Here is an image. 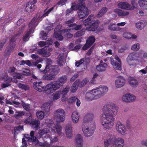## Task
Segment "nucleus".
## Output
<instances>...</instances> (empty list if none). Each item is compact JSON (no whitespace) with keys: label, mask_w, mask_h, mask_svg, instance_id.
I'll return each mask as SVG.
<instances>
[{"label":"nucleus","mask_w":147,"mask_h":147,"mask_svg":"<svg viewBox=\"0 0 147 147\" xmlns=\"http://www.w3.org/2000/svg\"><path fill=\"white\" fill-rule=\"evenodd\" d=\"M77 98L76 96L71 97L68 99V102L70 103H73L76 102Z\"/></svg>","instance_id":"nucleus-62"},{"label":"nucleus","mask_w":147,"mask_h":147,"mask_svg":"<svg viewBox=\"0 0 147 147\" xmlns=\"http://www.w3.org/2000/svg\"><path fill=\"white\" fill-rule=\"evenodd\" d=\"M53 7H52L49 9H47V8L45 9L44 11V13L41 16V18H44L46 16H47L49 14L53 9Z\"/></svg>","instance_id":"nucleus-45"},{"label":"nucleus","mask_w":147,"mask_h":147,"mask_svg":"<svg viewBox=\"0 0 147 147\" xmlns=\"http://www.w3.org/2000/svg\"><path fill=\"white\" fill-rule=\"evenodd\" d=\"M85 33L84 30L82 29L76 32L74 34V37H78L84 35Z\"/></svg>","instance_id":"nucleus-47"},{"label":"nucleus","mask_w":147,"mask_h":147,"mask_svg":"<svg viewBox=\"0 0 147 147\" xmlns=\"http://www.w3.org/2000/svg\"><path fill=\"white\" fill-rule=\"evenodd\" d=\"M111 63L113 66V67L117 70H121V63H119L116 62L114 59L111 58Z\"/></svg>","instance_id":"nucleus-23"},{"label":"nucleus","mask_w":147,"mask_h":147,"mask_svg":"<svg viewBox=\"0 0 147 147\" xmlns=\"http://www.w3.org/2000/svg\"><path fill=\"white\" fill-rule=\"evenodd\" d=\"M32 32H31V31H29L24 36L23 38V40L24 41H27L29 38V35Z\"/></svg>","instance_id":"nucleus-59"},{"label":"nucleus","mask_w":147,"mask_h":147,"mask_svg":"<svg viewBox=\"0 0 147 147\" xmlns=\"http://www.w3.org/2000/svg\"><path fill=\"white\" fill-rule=\"evenodd\" d=\"M34 87L36 90L40 92L44 91V86L42 85V82H34Z\"/></svg>","instance_id":"nucleus-24"},{"label":"nucleus","mask_w":147,"mask_h":147,"mask_svg":"<svg viewBox=\"0 0 147 147\" xmlns=\"http://www.w3.org/2000/svg\"><path fill=\"white\" fill-rule=\"evenodd\" d=\"M40 34L42 36V38L45 40H46L47 38V34L46 32H45L44 31H42L40 33Z\"/></svg>","instance_id":"nucleus-64"},{"label":"nucleus","mask_w":147,"mask_h":147,"mask_svg":"<svg viewBox=\"0 0 147 147\" xmlns=\"http://www.w3.org/2000/svg\"><path fill=\"white\" fill-rule=\"evenodd\" d=\"M22 75L29 76L31 75V72L29 70L26 69V71H23Z\"/></svg>","instance_id":"nucleus-61"},{"label":"nucleus","mask_w":147,"mask_h":147,"mask_svg":"<svg viewBox=\"0 0 147 147\" xmlns=\"http://www.w3.org/2000/svg\"><path fill=\"white\" fill-rule=\"evenodd\" d=\"M135 99V96L131 94H125L123 95L122 97V100L127 102H130L134 101Z\"/></svg>","instance_id":"nucleus-12"},{"label":"nucleus","mask_w":147,"mask_h":147,"mask_svg":"<svg viewBox=\"0 0 147 147\" xmlns=\"http://www.w3.org/2000/svg\"><path fill=\"white\" fill-rule=\"evenodd\" d=\"M136 27L140 29H142L144 26V23L142 22H138L136 24Z\"/></svg>","instance_id":"nucleus-56"},{"label":"nucleus","mask_w":147,"mask_h":147,"mask_svg":"<svg viewBox=\"0 0 147 147\" xmlns=\"http://www.w3.org/2000/svg\"><path fill=\"white\" fill-rule=\"evenodd\" d=\"M37 16H36L34 17L29 25V27L30 28L29 31H31V32H33L34 28L37 24Z\"/></svg>","instance_id":"nucleus-20"},{"label":"nucleus","mask_w":147,"mask_h":147,"mask_svg":"<svg viewBox=\"0 0 147 147\" xmlns=\"http://www.w3.org/2000/svg\"><path fill=\"white\" fill-rule=\"evenodd\" d=\"M70 87L69 86H67L62 91L61 94L63 95V98H65V94H66L69 91Z\"/></svg>","instance_id":"nucleus-53"},{"label":"nucleus","mask_w":147,"mask_h":147,"mask_svg":"<svg viewBox=\"0 0 147 147\" xmlns=\"http://www.w3.org/2000/svg\"><path fill=\"white\" fill-rule=\"evenodd\" d=\"M140 48V45L139 43H137L131 46V49L133 51H137L139 50Z\"/></svg>","instance_id":"nucleus-50"},{"label":"nucleus","mask_w":147,"mask_h":147,"mask_svg":"<svg viewBox=\"0 0 147 147\" xmlns=\"http://www.w3.org/2000/svg\"><path fill=\"white\" fill-rule=\"evenodd\" d=\"M108 90L107 87L103 86L88 92L86 94L85 99L88 100L92 101L98 99L103 96Z\"/></svg>","instance_id":"nucleus-2"},{"label":"nucleus","mask_w":147,"mask_h":147,"mask_svg":"<svg viewBox=\"0 0 147 147\" xmlns=\"http://www.w3.org/2000/svg\"><path fill=\"white\" fill-rule=\"evenodd\" d=\"M123 36L125 38L129 39H131V34L128 32H125L123 34Z\"/></svg>","instance_id":"nucleus-58"},{"label":"nucleus","mask_w":147,"mask_h":147,"mask_svg":"<svg viewBox=\"0 0 147 147\" xmlns=\"http://www.w3.org/2000/svg\"><path fill=\"white\" fill-rule=\"evenodd\" d=\"M34 131H31L30 134V137H29L28 135V136H29L28 137H26V138H27L29 141L33 142H37V144L39 146L42 147H47L48 146L47 144L44 142H41L37 140L36 137L34 136Z\"/></svg>","instance_id":"nucleus-9"},{"label":"nucleus","mask_w":147,"mask_h":147,"mask_svg":"<svg viewBox=\"0 0 147 147\" xmlns=\"http://www.w3.org/2000/svg\"><path fill=\"white\" fill-rule=\"evenodd\" d=\"M36 114L37 117L38 119H41L43 118L45 115L44 112L42 111H38L36 113Z\"/></svg>","instance_id":"nucleus-51"},{"label":"nucleus","mask_w":147,"mask_h":147,"mask_svg":"<svg viewBox=\"0 0 147 147\" xmlns=\"http://www.w3.org/2000/svg\"><path fill=\"white\" fill-rule=\"evenodd\" d=\"M30 124L32 125V127L36 129H38L40 124V122L39 120L32 119L30 122Z\"/></svg>","instance_id":"nucleus-31"},{"label":"nucleus","mask_w":147,"mask_h":147,"mask_svg":"<svg viewBox=\"0 0 147 147\" xmlns=\"http://www.w3.org/2000/svg\"><path fill=\"white\" fill-rule=\"evenodd\" d=\"M78 4L77 5H76L73 3H72V5L71 7V8L72 10H75L77 9L78 10V8L79 6H80L81 4L79 3V2L78 3Z\"/></svg>","instance_id":"nucleus-55"},{"label":"nucleus","mask_w":147,"mask_h":147,"mask_svg":"<svg viewBox=\"0 0 147 147\" xmlns=\"http://www.w3.org/2000/svg\"><path fill=\"white\" fill-rule=\"evenodd\" d=\"M94 117V115L92 113L87 114L84 117L83 123H84L86 124L89 125V123L93 121Z\"/></svg>","instance_id":"nucleus-18"},{"label":"nucleus","mask_w":147,"mask_h":147,"mask_svg":"<svg viewBox=\"0 0 147 147\" xmlns=\"http://www.w3.org/2000/svg\"><path fill=\"white\" fill-rule=\"evenodd\" d=\"M98 20H94L91 16H89L88 18L85 20L83 22L85 26L89 25L90 26L86 27V30L88 31H94L96 30L99 26Z\"/></svg>","instance_id":"nucleus-4"},{"label":"nucleus","mask_w":147,"mask_h":147,"mask_svg":"<svg viewBox=\"0 0 147 147\" xmlns=\"http://www.w3.org/2000/svg\"><path fill=\"white\" fill-rule=\"evenodd\" d=\"M20 34L19 33L18 34H15L12 37L10 40V45L7 48V50L8 52L7 53H9L13 50L15 45V44L13 43L16 40L15 38L18 36Z\"/></svg>","instance_id":"nucleus-15"},{"label":"nucleus","mask_w":147,"mask_h":147,"mask_svg":"<svg viewBox=\"0 0 147 147\" xmlns=\"http://www.w3.org/2000/svg\"><path fill=\"white\" fill-rule=\"evenodd\" d=\"M128 81L129 84L132 87H136L138 85V81L134 78H129Z\"/></svg>","instance_id":"nucleus-26"},{"label":"nucleus","mask_w":147,"mask_h":147,"mask_svg":"<svg viewBox=\"0 0 147 147\" xmlns=\"http://www.w3.org/2000/svg\"><path fill=\"white\" fill-rule=\"evenodd\" d=\"M22 105L23 108L26 111H29L30 110V106L29 104H26L22 102Z\"/></svg>","instance_id":"nucleus-52"},{"label":"nucleus","mask_w":147,"mask_h":147,"mask_svg":"<svg viewBox=\"0 0 147 147\" xmlns=\"http://www.w3.org/2000/svg\"><path fill=\"white\" fill-rule=\"evenodd\" d=\"M72 121L74 123L78 122L80 117V115L77 111L73 112L71 116Z\"/></svg>","instance_id":"nucleus-25"},{"label":"nucleus","mask_w":147,"mask_h":147,"mask_svg":"<svg viewBox=\"0 0 147 147\" xmlns=\"http://www.w3.org/2000/svg\"><path fill=\"white\" fill-rule=\"evenodd\" d=\"M116 129L117 131L123 136L126 134V130L124 125L120 121H117L116 125Z\"/></svg>","instance_id":"nucleus-10"},{"label":"nucleus","mask_w":147,"mask_h":147,"mask_svg":"<svg viewBox=\"0 0 147 147\" xmlns=\"http://www.w3.org/2000/svg\"><path fill=\"white\" fill-rule=\"evenodd\" d=\"M49 68L50 71V73L53 74L55 76L58 74L59 71V69L57 65L52 66H50Z\"/></svg>","instance_id":"nucleus-27"},{"label":"nucleus","mask_w":147,"mask_h":147,"mask_svg":"<svg viewBox=\"0 0 147 147\" xmlns=\"http://www.w3.org/2000/svg\"><path fill=\"white\" fill-rule=\"evenodd\" d=\"M35 7L32 1H29L26 4V11L28 13L32 12L34 11Z\"/></svg>","instance_id":"nucleus-17"},{"label":"nucleus","mask_w":147,"mask_h":147,"mask_svg":"<svg viewBox=\"0 0 147 147\" xmlns=\"http://www.w3.org/2000/svg\"><path fill=\"white\" fill-rule=\"evenodd\" d=\"M65 61V59L63 54H60L58 57L57 63L60 66L63 65V63Z\"/></svg>","instance_id":"nucleus-38"},{"label":"nucleus","mask_w":147,"mask_h":147,"mask_svg":"<svg viewBox=\"0 0 147 147\" xmlns=\"http://www.w3.org/2000/svg\"><path fill=\"white\" fill-rule=\"evenodd\" d=\"M67 76L66 75L63 76L58 78L57 81L54 82L52 84H49L46 86V89L47 93H49L53 92L55 90L63 86L67 81Z\"/></svg>","instance_id":"nucleus-3"},{"label":"nucleus","mask_w":147,"mask_h":147,"mask_svg":"<svg viewBox=\"0 0 147 147\" xmlns=\"http://www.w3.org/2000/svg\"><path fill=\"white\" fill-rule=\"evenodd\" d=\"M50 130L49 129L46 127L40 130L38 133L37 137L38 138H40L42 136L49 133V132Z\"/></svg>","instance_id":"nucleus-33"},{"label":"nucleus","mask_w":147,"mask_h":147,"mask_svg":"<svg viewBox=\"0 0 147 147\" xmlns=\"http://www.w3.org/2000/svg\"><path fill=\"white\" fill-rule=\"evenodd\" d=\"M138 3L142 8L145 9L147 7V1L145 0H139Z\"/></svg>","instance_id":"nucleus-42"},{"label":"nucleus","mask_w":147,"mask_h":147,"mask_svg":"<svg viewBox=\"0 0 147 147\" xmlns=\"http://www.w3.org/2000/svg\"><path fill=\"white\" fill-rule=\"evenodd\" d=\"M111 135H109V138H108L107 139L104 140V144L105 147H108L110 143L112 144V141L110 139Z\"/></svg>","instance_id":"nucleus-48"},{"label":"nucleus","mask_w":147,"mask_h":147,"mask_svg":"<svg viewBox=\"0 0 147 147\" xmlns=\"http://www.w3.org/2000/svg\"><path fill=\"white\" fill-rule=\"evenodd\" d=\"M88 82V80L86 79H84L81 82H80V87H82L85 85Z\"/></svg>","instance_id":"nucleus-60"},{"label":"nucleus","mask_w":147,"mask_h":147,"mask_svg":"<svg viewBox=\"0 0 147 147\" xmlns=\"http://www.w3.org/2000/svg\"><path fill=\"white\" fill-rule=\"evenodd\" d=\"M52 62V61L51 59H47L46 63L47 64L46 66L45 69L42 71L43 73L45 74L47 73L49 71L50 66H49V65L51 64Z\"/></svg>","instance_id":"nucleus-35"},{"label":"nucleus","mask_w":147,"mask_h":147,"mask_svg":"<svg viewBox=\"0 0 147 147\" xmlns=\"http://www.w3.org/2000/svg\"><path fill=\"white\" fill-rule=\"evenodd\" d=\"M46 47H44L41 49H38L37 50V53L42 55V56L45 57H47L50 56L51 53L49 52H47V49H45Z\"/></svg>","instance_id":"nucleus-22"},{"label":"nucleus","mask_w":147,"mask_h":147,"mask_svg":"<svg viewBox=\"0 0 147 147\" xmlns=\"http://www.w3.org/2000/svg\"><path fill=\"white\" fill-rule=\"evenodd\" d=\"M118 7L121 9L130 10H133V7L127 2H120L118 4Z\"/></svg>","instance_id":"nucleus-21"},{"label":"nucleus","mask_w":147,"mask_h":147,"mask_svg":"<svg viewBox=\"0 0 147 147\" xmlns=\"http://www.w3.org/2000/svg\"><path fill=\"white\" fill-rule=\"evenodd\" d=\"M94 125H92V126H90L89 124H86L84 123H83L82 129L85 137H88L92 135L94 130Z\"/></svg>","instance_id":"nucleus-6"},{"label":"nucleus","mask_w":147,"mask_h":147,"mask_svg":"<svg viewBox=\"0 0 147 147\" xmlns=\"http://www.w3.org/2000/svg\"><path fill=\"white\" fill-rule=\"evenodd\" d=\"M22 130H23V127L22 126L19 125L18 126L14 128V130L15 131L14 134H18V133L17 132V131H22Z\"/></svg>","instance_id":"nucleus-54"},{"label":"nucleus","mask_w":147,"mask_h":147,"mask_svg":"<svg viewBox=\"0 0 147 147\" xmlns=\"http://www.w3.org/2000/svg\"><path fill=\"white\" fill-rule=\"evenodd\" d=\"M65 113L62 109L55 110L54 112V117L57 122H63L65 119Z\"/></svg>","instance_id":"nucleus-5"},{"label":"nucleus","mask_w":147,"mask_h":147,"mask_svg":"<svg viewBox=\"0 0 147 147\" xmlns=\"http://www.w3.org/2000/svg\"><path fill=\"white\" fill-rule=\"evenodd\" d=\"M25 114V112L23 111H16L13 116V117L18 119L20 118L22 116Z\"/></svg>","instance_id":"nucleus-40"},{"label":"nucleus","mask_w":147,"mask_h":147,"mask_svg":"<svg viewBox=\"0 0 147 147\" xmlns=\"http://www.w3.org/2000/svg\"><path fill=\"white\" fill-rule=\"evenodd\" d=\"M51 105L49 103L47 102L43 104L41 106V108L42 110L45 111L46 113L48 115L49 114L50 108Z\"/></svg>","instance_id":"nucleus-28"},{"label":"nucleus","mask_w":147,"mask_h":147,"mask_svg":"<svg viewBox=\"0 0 147 147\" xmlns=\"http://www.w3.org/2000/svg\"><path fill=\"white\" fill-rule=\"evenodd\" d=\"M80 80H76L73 84L72 86L71 91L72 92H74L76 90L79 85Z\"/></svg>","instance_id":"nucleus-36"},{"label":"nucleus","mask_w":147,"mask_h":147,"mask_svg":"<svg viewBox=\"0 0 147 147\" xmlns=\"http://www.w3.org/2000/svg\"><path fill=\"white\" fill-rule=\"evenodd\" d=\"M103 113L101 116L104 119L102 122L104 128L110 129L114 125L115 117L118 112V107L113 103L107 104L104 106L102 109Z\"/></svg>","instance_id":"nucleus-1"},{"label":"nucleus","mask_w":147,"mask_h":147,"mask_svg":"<svg viewBox=\"0 0 147 147\" xmlns=\"http://www.w3.org/2000/svg\"><path fill=\"white\" fill-rule=\"evenodd\" d=\"M114 11L119 16H128L129 14L128 12L123 11L119 9H114Z\"/></svg>","instance_id":"nucleus-32"},{"label":"nucleus","mask_w":147,"mask_h":147,"mask_svg":"<svg viewBox=\"0 0 147 147\" xmlns=\"http://www.w3.org/2000/svg\"><path fill=\"white\" fill-rule=\"evenodd\" d=\"M107 66V64L106 63H100L96 66V69L99 72H102L106 70Z\"/></svg>","instance_id":"nucleus-29"},{"label":"nucleus","mask_w":147,"mask_h":147,"mask_svg":"<svg viewBox=\"0 0 147 147\" xmlns=\"http://www.w3.org/2000/svg\"><path fill=\"white\" fill-rule=\"evenodd\" d=\"M90 62V59L88 58L82 59L76 62V66L78 67L82 63L86 64Z\"/></svg>","instance_id":"nucleus-30"},{"label":"nucleus","mask_w":147,"mask_h":147,"mask_svg":"<svg viewBox=\"0 0 147 147\" xmlns=\"http://www.w3.org/2000/svg\"><path fill=\"white\" fill-rule=\"evenodd\" d=\"M125 82L126 81L123 77H119L115 80V86L117 88H121L125 85Z\"/></svg>","instance_id":"nucleus-13"},{"label":"nucleus","mask_w":147,"mask_h":147,"mask_svg":"<svg viewBox=\"0 0 147 147\" xmlns=\"http://www.w3.org/2000/svg\"><path fill=\"white\" fill-rule=\"evenodd\" d=\"M78 12L79 18L82 19L86 17L89 14L88 9L84 4H81L78 8Z\"/></svg>","instance_id":"nucleus-8"},{"label":"nucleus","mask_w":147,"mask_h":147,"mask_svg":"<svg viewBox=\"0 0 147 147\" xmlns=\"http://www.w3.org/2000/svg\"><path fill=\"white\" fill-rule=\"evenodd\" d=\"M17 85L19 88L24 89L25 90H28L29 89V87L27 85L23 84L21 83H18L17 84Z\"/></svg>","instance_id":"nucleus-44"},{"label":"nucleus","mask_w":147,"mask_h":147,"mask_svg":"<svg viewBox=\"0 0 147 147\" xmlns=\"http://www.w3.org/2000/svg\"><path fill=\"white\" fill-rule=\"evenodd\" d=\"M42 138L44 142L48 146L51 144V140H50V136L47 135L42 137Z\"/></svg>","instance_id":"nucleus-43"},{"label":"nucleus","mask_w":147,"mask_h":147,"mask_svg":"<svg viewBox=\"0 0 147 147\" xmlns=\"http://www.w3.org/2000/svg\"><path fill=\"white\" fill-rule=\"evenodd\" d=\"M110 139L114 147H123L124 145V140L121 138H116L115 136L111 135Z\"/></svg>","instance_id":"nucleus-7"},{"label":"nucleus","mask_w":147,"mask_h":147,"mask_svg":"<svg viewBox=\"0 0 147 147\" xmlns=\"http://www.w3.org/2000/svg\"><path fill=\"white\" fill-rule=\"evenodd\" d=\"M55 78V76L53 74L50 73V74L46 75L45 77V79L47 80H53Z\"/></svg>","instance_id":"nucleus-49"},{"label":"nucleus","mask_w":147,"mask_h":147,"mask_svg":"<svg viewBox=\"0 0 147 147\" xmlns=\"http://www.w3.org/2000/svg\"><path fill=\"white\" fill-rule=\"evenodd\" d=\"M65 134L67 138L71 139L73 135L72 129L71 125H67L65 129Z\"/></svg>","instance_id":"nucleus-19"},{"label":"nucleus","mask_w":147,"mask_h":147,"mask_svg":"<svg viewBox=\"0 0 147 147\" xmlns=\"http://www.w3.org/2000/svg\"><path fill=\"white\" fill-rule=\"evenodd\" d=\"M59 123H57L56 125L53 123L49 124L47 127L51 129V130H53V128H55L57 134L60 135L61 134V127Z\"/></svg>","instance_id":"nucleus-14"},{"label":"nucleus","mask_w":147,"mask_h":147,"mask_svg":"<svg viewBox=\"0 0 147 147\" xmlns=\"http://www.w3.org/2000/svg\"><path fill=\"white\" fill-rule=\"evenodd\" d=\"M107 8L106 7H103L98 13L96 15L97 18H100L107 11Z\"/></svg>","instance_id":"nucleus-39"},{"label":"nucleus","mask_w":147,"mask_h":147,"mask_svg":"<svg viewBox=\"0 0 147 147\" xmlns=\"http://www.w3.org/2000/svg\"><path fill=\"white\" fill-rule=\"evenodd\" d=\"M127 62L128 64L131 67H135L136 65V63L135 62L132 61V60L127 59Z\"/></svg>","instance_id":"nucleus-63"},{"label":"nucleus","mask_w":147,"mask_h":147,"mask_svg":"<svg viewBox=\"0 0 147 147\" xmlns=\"http://www.w3.org/2000/svg\"><path fill=\"white\" fill-rule=\"evenodd\" d=\"M59 29L58 31L57 30V29H55L54 30L55 32L54 34V37L56 38L57 40H62L63 39V37L61 34V33Z\"/></svg>","instance_id":"nucleus-34"},{"label":"nucleus","mask_w":147,"mask_h":147,"mask_svg":"<svg viewBox=\"0 0 147 147\" xmlns=\"http://www.w3.org/2000/svg\"><path fill=\"white\" fill-rule=\"evenodd\" d=\"M138 54L136 53H130L128 56L127 59L134 61L138 59L139 56Z\"/></svg>","instance_id":"nucleus-37"},{"label":"nucleus","mask_w":147,"mask_h":147,"mask_svg":"<svg viewBox=\"0 0 147 147\" xmlns=\"http://www.w3.org/2000/svg\"><path fill=\"white\" fill-rule=\"evenodd\" d=\"M83 138L80 134L77 135L75 138L76 147H82L83 146Z\"/></svg>","instance_id":"nucleus-16"},{"label":"nucleus","mask_w":147,"mask_h":147,"mask_svg":"<svg viewBox=\"0 0 147 147\" xmlns=\"http://www.w3.org/2000/svg\"><path fill=\"white\" fill-rule=\"evenodd\" d=\"M108 29L113 31L116 30L117 29L116 25L115 24H111L108 26Z\"/></svg>","instance_id":"nucleus-57"},{"label":"nucleus","mask_w":147,"mask_h":147,"mask_svg":"<svg viewBox=\"0 0 147 147\" xmlns=\"http://www.w3.org/2000/svg\"><path fill=\"white\" fill-rule=\"evenodd\" d=\"M52 40L51 39L49 38L46 42L40 41L38 42V45L40 47H42L46 45H50L52 44Z\"/></svg>","instance_id":"nucleus-41"},{"label":"nucleus","mask_w":147,"mask_h":147,"mask_svg":"<svg viewBox=\"0 0 147 147\" xmlns=\"http://www.w3.org/2000/svg\"><path fill=\"white\" fill-rule=\"evenodd\" d=\"M95 40V37L93 36H90L86 40V42L83 47L82 49L86 50L89 48L94 42Z\"/></svg>","instance_id":"nucleus-11"},{"label":"nucleus","mask_w":147,"mask_h":147,"mask_svg":"<svg viewBox=\"0 0 147 147\" xmlns=\"http://www.w3.org/2000/svg\"><path fill=\"white\" fill-rule=\"evenodd\" d=\"M61 92L60 91H58L53 95V99L56 100L60 97Z\"/></svg>","instance_id":"nucleus-46"}]
</instances>
